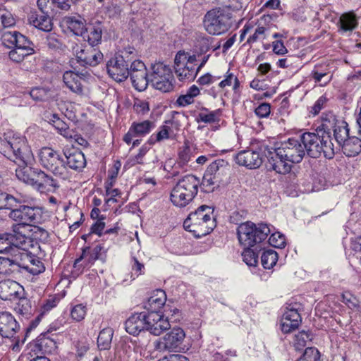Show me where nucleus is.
<instances>
[{"instance_id": "47", "label": "nucleus", "mask_w": 361, "mask_h": 361, "mask_svg": "<svg viewBox=\"0 0 361 361\" xmlns=\"http://www.w3.org/2000/svg\"><path fill=\"white\" fill-rule=\"evenodd\" d=\"M25 225L21 224V223H19V224L14 225L13 226V231L14 234H12L14 236V242H16V244L18 245L19 248L24 249L23 250H25L26 247V243L27 241L30 243V239L25 236V234H22L20 229L24 228Z\"/></svg>"}, {"instance_id": "31", "label": "nucleus", "mask_w": 361, "mask_h": 361, "mask_svg": "<svg viewBox=\"0 0 361 361\" xmlns=\"http://www.w3.org/2000/svg\"><path fill=\"white\" fill-rule=\"evenodd\" d=\"M36 202V200L28 195L16 192L14 195L7 193L6 199V209H11L20 208L21 205L27 204H32Z\"/></svg>"}, {"instance_id": "34", "label": "nucleus", "mask_w": 361, "mask_h": 361, "mask_svg": "<svg viewBox=\"0 0 361 361\" xmlns=\"http://www.w3.org/2000/svg\"><path fill=\"white\" fill-rule=\"evenodd\" d=\"M63 81L66 86L73 92L78 94L82 93L81 78L73 71H66L63 75Z\"/></svg>"}, {"instance_id": "56", "label": "nucleus", "mask_w": 361, "mask_h": 361, "mask_svg": "<svg viewBox=\"0 0 361 361\" xmlns=\"http://www.w3.org/2000/svg\"><path fill=\"white\" fill-rule=\"evenodd\" d=\"M133 109L140 116H145L149 111V104L146 100L135 99L133 104Z\"/></svg>"}, {"instance_id": "53", "label": "nucleus", "mask_w": 361, "mask_h": 361, "mask_svg": "<svg viewBox=\"0 0 361 361\" xmlns=\"http://www.w3.org/2000/svg\"><path fill=\"white\" fill-rule=\"evenodd\" d=\"M298 361H321V355L317 348H307Z\"/></svg>"}, {"instance_id": "51", "label": "nucleus", "mask_w": 361, "mask_h": 361, "mask_svg": "<svg viewBox=\"0 0 361 361\" xmlns=\"http://www.w3.org/2000/svg\"><path fill=\"white\" fill-rule=\"evenodd\" d=\"M343 302L350 309L361 312L360 302L356 296L349 292L342 295Z\"/></svg>"}, {"instance_id": "25", "label": "nucleus", "mask_w": 361, "mask_h": 361, "mask_svg": "<svg viewBox=\"0 0 361 361\" xmlns=\"http://www.w3.org/2000/svg\"><path fill=\"white\" fill-rule=\"evenodd\" d=\"M23 287L13 280L0 281V298L4 300H12L20 297Z\"/></svg>"}, {"instance_id": "27", "label": "nucleus", "mask_w": 361, "mask_h": 361, "mask_svg": "<svg viewBox=\"0 0 361 361\" xmlns=\"http://www.w3.org/2000/svg\"><path fill=\"white\" fill-rule=\"evenodd\" d=\"M166 301V295L165 291L161 289L154 290L147 300L144 303V307L147 312H160L161 308L164 305Z\"/></svg>"}, {"instance_id": "2", "label": "nucleus", "mask_w": 361, "mask_h": 361, "mask_svg": "<svg viewBox=\"0 0 361 361\" xmlns=\"http://www.w3.org/2000/svg\"><path fill=\"white\" fill-rule=\"evenodd\" d=\"M0 152L18 165L16 175L20 180L35 185L38 169L28 166L33 160V154L24 137L13 131L5 133L3 139H0Z\"/></svg>"}, {"instance_id": "50", "label": "nucleus", "mask_w": 361, "mask_h": 361, "mask_svg": "<svg viewBox=\"0 0 361 361\" xmlns=\"http://www.w3.org/2000/svg\"><path fill=\"white\" fill-rule=\"evenodd\" d=\"M310 340L311 334L308 331H302L295 335L293 343L295 349L300 350L306 345L307 342Z\"/></svg>"}, {"instance_id": "43", "label": "nucleus", "mask_w": 361, "mask_h": 361, "mask_svg": "<svg viewBox=\"0 0 361 361\" xmlns=\"http://www.w3.org/2000/svg\"><path fill=\"white\" fill-rule=\"evenodd\" d=\"M13 247H19L18 245L14 242V236L9 233L1 235L0 253L13 252Z\"/></svg>"}, {"instance_id": "6", "label": "nucleus", "mask_w": 361, "mask_h": 361, "mask_svg": "<svg viewBox=\"0 0 361 361\" xmlns=\"http://www.w3.org/2000/svg\"><path fill=\"white\" fill-rule=\"evenodd\" d=\"M39 163L43 168L51 172L56 178L68 180L72 173L66 165L62 154L51 147H43L39 152Z\"/></svg>"}, {"instance_id": "54", "label": "nucleus", "mask_w": 361, "mask_h": 361, "mask_svg": "<svg viewBox=\"0 0 361 361\" xmlns=\"http://www.w3.org/2000/svg\"><path fill=\"white\" fill-rule=\"evenodd\" d=\"M87 313V307L83 304L74 305L71 311V315L73 320L80 322L85 319Z\"/></svg>"}, {"instance_id": "44", "label": "nucleus", "mask_w": 361, "mask_h": 361, "mask_svg": "<svg viewBox=\"0 0 361 361\" xmlns=\"http://www.w3.org/2000/svg\"><path fill=\"white\" fill-rule=\"evenodd\" d=\"M233 85V91L235 94L240 92V83L236 75L233 73L228 71L225 75V78L219 83V87L224 89L226 87Z\"/></svg>"}, {"instance_id": "19", "label": "nucleus", "mask_w": 361, "mask_h": 361, "mask_svg": "<svg viewBox=\"0 0 361 361\" xmlns=\"http://www.w3.org/2000/svg\"><path fill=\"white\" fill-rule=\"evenodd\" d=\"M170 328L169 322L161 312H146V330L154 336H159Z\"/></svg>"}, {"instance_id": "28", "label": "nucleus", "mask_w": 361, "mask_h": 361, "mask_svg": "<svg viewBox=\"0 0 361 361\" xmlns=\"http://www.w3.org/2000/svg\"><path fill=\"white\" fill-rule=\"evenodd\" d=\"M28 20L30 25L40 30L49 32L52 30L53 25L48 13L31 12Z\"/></svg>"}, {"instance_id": "62", "label": "nucleus", "mask_w": 361, "mask_h": 361, "mask_svg": "<svg viewBox=\"0 0 361 361\" xmlns=\"http://www.w3.org/2000/svg\"><path fill=\"white\" fill-rule=\"evenodd\" d=\"M327 102L328 99L325 95L321 96L316 101L310 112L314 116L318 114L322 109L326 107Z\"/></svg>"}, {"instance_id": "4", "label": "nucleus", "mask_w": 361, "mask_h": 361, "mask_svg": "<svg viewBox=\"0 0 361 361\" xmlns=\"http://www.w3.org/2000/svg\"><path fill=\"white\" fill-rule=\"evenodd\" d=\"M203 25L212 35L226 33L233 25V13L228 6L216 7L207 12Z\"/></svg>"}, {"instance_id": "38", "label": "nucleus", "mask_w": 361, "mask_h": 361, "mask_svg": "<svg viewBox=\"0 0 361 361\" xmlns=\"http://www.w3.org/2000/svg\"><path fill=\"white\" fill-rule=\"evenodd\" d=\"M338 24L341 31H352L357 26L356 16L352 13H344L340 17Z\"/></svg>"}, {"instance_id": "30", "label": "nucleus", "mask_w": 361, "mask_h": 361, "mask_svg": "<svg viewBox=\"0 0 361 361\" xmlns=\"http://www.w3.org/2000/svg\"><path fill=\"white\" fill-rule=\"evenodd\" d=\"M338 147L342 148L343 154L347 157L357 155L361 152V130H358V136H350Z\"/></svg>"}, {"instance_id": "41", "label": "nucleus", "mask_w": 361, "mask_h": 361, "mask_svg": "<svg viewBox=\"0 0 361 361\" xmlns=\"http://www.w3.org/2000/svg\"><path fill=\"white\" fill-rule=\"evenodd\" d=\"M171 135H173V130L169 126L164 124L159 128V130L157 133H154L150 136L148 142L153 145L155 142L167 140Z\"/></svg>"}, {"instance_id": "55", "label": "nucleus", "mask_w": 361, "mask_h": 361, "mask_svg": "<svg viewBox=\"0 0 361 361\" xmlns=\"http://www.w3.org/2000/svg\"><path fill=\"white\" fill-rule=\"evenodd\" d=\"M268 242L272 247L283 248L286 245V237L282 233L276 232L271 235Z\"/></svg>"}, {"instance_id": "58", "label": "nucleus", "mask_w": 361, "mask_h": 361, "mask_svg": "<svg viewBox=\"0 0 361 361\" xmlns=\"http://www.w3.org/2000/svg\"><path fill=\"white\" fill-rule=\"evenodd\" d=\"M148 151V148L146 146H142L140 149L137 154L134 157H131L128 159L127 164L130 166H135L136 164H142L143 158Z\"/></svg>"}, {"instance_id": "26", "label": "nucleus", "mask_w": 361, "mask_h": 361, "mask_svg": "<svg viewBox=\"0 0 361 361\" xmlns=\"http://www.w3.org/2000/svg\"><path fill=\"white\" fill-rule=\"evenodd\" d=\"M126 330L132 335H137L146 330V312L133 314L126 322Z\"/></svg>"}, {"instance_id": "24", "label": "nucleus", "mask_w": 361, "mask_h": 361, "mask_svg": "<svg viewBox=\"0 0 361 361\" xmlns=\"http://www.w3.org/2000/svg\"><path fill=\"white\" fill-rule=\"evenodd\" d=\"M103 30L104 26L102 23L96 21L87 26L82 37L87 42L89 46L97 47L102 43Z\"/></svg>"}, {"instance_id": "22", "label": "nucleus", "mask_w": 361, "mask_h": 361, "mask_svg": "<svg viewBox=\"0 0 361 361\" xmlns=\"http://www.w3.org/2000/svg\"><path fill=\"white\" fill-rule=\"evenodd\" d=\"M66 165L68 170L73 169L80 171L86 166V159L84 154L76 149H65L63 151Z\"/></svg>"}, {"instance_id": "37", "label": "nucleus", "mask_w": 361, "mask_h": 361, "mask_svg": "<svg viewBox=\"0 0 361 361\" xmlns=\"http://www.w3.org/2000/svg\"><path fill=\"white\" fill-rule=\"evenodd\" d=\"M114 331L111 328H104L97 337V347L99 350H109L111 345Z\"/></svg>"}, {"instance_id": "8", "label": "nucleus", "mask_w": 361, "mask_h": 361, "mask_svg": "<svg viewBox=\"0 0 361 361\" xmlns=\"http://www.w3.org/2000/svg\"><path fill=\"white\" fill-rule=\"evenodd\" d=\"M213 211L211 207L202 205L194 212H191L183 222V226L189 231L195 232L199 229L200 235L209 233L216 226L215 219L211 216Z\"/></svg>"}, {"instance_id": "20", "label": "nucleus", "mask_w": 361, "mask_h": 361, "mask_svg": "<svg viewBox=\"0 0 361 361\" xmlns=\"http://www.w3.org/2000/svg\"><path fill=\"white\" fill-rule=\"evenodd\" d=\"M20 330V325L14 316L9 312H0V336L12 338Z\"/></svg>"}, {"instance_id": "17", "label": "nucleus", "mask_w": 361, "mask_h": 361, "mask_svg": "<svg viewBox=\"0 0 361 361\" xmlns=\"http://www.w3.org/2000/svg\"><path fill=\"white\" fill-rule=\"evenodd\" d=\"M129 69L128 62L123 55L111 58L106 63L109 75L117 82L124 81L129 76Z\"/></svg>"}, {"instance_id": "59", "label": "nucleus", "mask_w": 361, "mask_h": 361, "mask_svg": "<svg viewBox=\"0 0 361 361\" xmlns=\"http://www.w3.org/2000/svg\"><path fill=\"white\" fill-rule=\"evenodd\" d=\"M59 303V299L56 296H52L43 302L42 305L40 308V314L42 315L45 314L46 313L49 312L50 310H51L53 308L56 307V305Z\"/></svg>"}, {"instance_id": "45", "label": "nucleus", "mask_w": 361, "mask_h": 361, "mask_svg": "<svg viewBox=\"0 0 361 361\" xmlns=\"http://www.w3.org/2000/svg\"><path fill=\"white\" fill-rule=\"evenodd\" d=\"M15 310L25 319H28L35 312L31 302L27 298H20L15 307Z\"/></svg>"}, {"instance_id": "14", "label": "nucleus", "mask_w": 361, "mask_h": 361, "mask_svg": "<svg viewBox=\"0 0 361 361\" xmlns=\"http://www.w3.org/2000/svg\"><path fill=\"white\" fill-rule=\"evenodd\" d=\"M102 249L100 245H97L94 247L87 246L82 248L81 255L74 262L73 274L79 276L85 269L90 268L99 258Z\"/></svg>"}, {"instance_id": "10", "label": "nucleus", "mask_w": 361, "mask_h": 361, "mask_svg": "<svg viewBox=\"0 0 361 361\" xmlns=\"http://www.w3.org/2000/svg\"><path fill=\"white\" fill-rule=\"evenodd\" d=\"M149 83L156 90L169 92L173 89V75L171 68L161 62L151 66Z\"/></svg>"}, {"instance_id": "32", "label": "nucleus", "mask_w": 361, "mask_h": 361, "mask_svg": "<svg viewBox=\"0 0 361 361\" xmlns=\"http://www.w3.org/2000/svg\"><path fill=\"white\" fill-rule=\"evenodd\" d=\"M63 22L74 35L80 37L84 35L87 26L85 19L80 16H66Z\"/></svg>"}, {"instance_id": "18", "label": "nucleus", "mask_w": 361, "mask_h": 361, "mask_svg": "<svg viewBox=\"0 0 361 361\" xmlns=\"http://www.w3.org/2000/svg\"><path fill=\"white\" fill-rule=\"evenodd\" d=\"M155 127V122L150 120L134 121L130 125L127 133L123 136V141L129 145L131 143L133 137H145L149 134Z\"/></svg>"}, {"instance_id": "21", "label": "nucleus", "mask_w": 361, "mask_h": 361, "mask_svg": "<svg viewBox=\"0 0 361 361\" xmlns=\"http://www.w3.org/2000/svg\"><path fill=\"white\" fill-rule=\"evenodd\" d=\"M235 161L248 169H257L262 164V157L257 150H243L236 154Z\"/></svg>"}, {"instance_id": "16", "label": "nucleus", "mask_w": 361, "mask_h": 361, "mask_svg": "<svg viewBox=\"0 0 361 361\" xmlns=\"http://www.w3.org/2000/svg\"><path fill=\"white\" fill-rule=\"evenodd\" d=\"M185 337L184 331L180 328H173L155 344V348L159 351H176L181 345Z\"/></svg>"}, {"instance_id": "12", "label": "nucleus", "mask_w": 361, "mask_h": 361, "mask_svg": "<svg viewBox=\"0 0 361 361\" xmlns=\"http://www.w3.org/2000/svg\"><path fill=\"white\" fill-rule=\"evenodd\" d=\"M35 202L21 205L20 208L13 209L9 216L25 226L40 223L42 219V209L36 206Z\"/></svg>"}, {"instance_id": "7", "label": "nucleus", "mask_w": 361, "mask_h": 361, "mask_svg": "<svg viewBox=\"0 0 361 361\" xmlns=\"http://www.w3.org/2000/svg\"><path fill=\"white\" fill-rule=\"evenodd\" d=\"M271 233L268 224H255L251 221L240 224L237 228L239 243L245 247H251L265 240Z\"/></svg>"}, {"instance_id": "49", "label": "nucleus", "mask_w": 361, "mask_h": 361, "mask_svg": "<svg viewBox=\"0 0 361 361\" xmlns=\"http://www.w3.org/2000/svg\"><path fill=\"white\" fill-rule=\"evenodd\" d=\"M0 22L4 28L11 27L16 23L13 13L5 8H0Z\"/></svg>"}, {"instance_id": "60", "label": "nucleus", "mask_w": 361, "mask_h": 361, "mask_svg": "<svg viewBox=\"0 0 361 361\" xmlns=\"http://www.w3.org/2000/svg\"><path fill=\"white\" fill-rule=\"evenodd\" d=\"M180 114L178 112L173 111L171 119L165 121V124L169 126L173 130V135H175L176 132L180 130L181 123L178 118Z\"/></svg>"}, {"instance_id": "46", "label": "nucleus", "mask_w": 361, "mask_h": 361, "mask_svg": "<svg viewBox=\"0 0 361 361\" xmlns=\"http://www.w3.org/2000/svg\"><path fill=\"white\" fill-rule=\"evenodd\" d=\"M277 252L273 250H267L263 252L261 256V263L266 269H271L277 262Z\"/></svg>"}, {"instance_id": "64", "label": "nucleus", "mask_w": 361, "mask_h": 361, "mask_svg": "<svg viewBox=\"0 0 361 361\" xmlns=\"http://www.w3.org/2000/svg\"><path fill=\"white\" fill-rule=\"evenodd\" d=\"M195 101V99L191 97L188 93L185 92L183 94H180L176 99L175 104L178 106L185 107L191 104Z\"/></svg>"}, {"instance_id": "29", "label": "nucleus", "mask_w": 361, "mask_h": 361, "mask_svg": "<svg viewBox=\"0 0 361 361\" xmlns=\"http://www.w3.org/2000/svg\"><path fill=\"white\" fill-rule=\"evenodd\" d=\"M269 164L270 169L281 174H286L290 171L292 163L277 156V148L274 149V152H269Z\"/></svg>"}, {"instance_id": "40", "label": "nucleus", "mask_w": 361, "mask_h": 361, "mask_svg": "<svg viewBox=\"0 0 361 361\" xmlns=\"http://www.w3.org/2000/svg\"><path fill=\"white\" fill-rule=\"evenodd\" d=\"M214 39L205 35H199L195 39V47L199 54H203L212 48Z\"/></svg>"}, {"instance_id": "57", "label": "nucleus", "mask_w": 361, "mask_h": 361, "mask_svg": "<svg viewBox=\"0 0 361 361\" xmlns=\"http://www.w3.org/2000/svg\"><path fill=\"white\" fill-rule=\"evenodd\" d=\"M53 126L57 130L58 133L64 137L68 138V137H71V133H73V130L70 129L68 124L63 120H56V122H55Z\"/></svg>"}, {"instance_id": "61", "label": "nucleus", "mask_w": 361, "mask_h": 361, "mask_svg": "<svg viewBox=\"0 0 361 361\" xmlns=\"http://www.w3.org/2000/svg\"><path fill=\"white\" fill-rule=\"evenodd\" d=\"M255 113L258 118H267L271 113V106L268 103H262L255 108Z\"/></svg>"}, {"instance_id": "39", "label": "nucleus", "mask_w": 361, "mask_h": 361, "mask_svg": "<svg viewBox=\"0 0 361 361\" xmlns=\"http://www.w3.org/2000/svg\"><path fill=\"white\" fill-rule=\"evenodd\" d=\"M176 74L179 80H193L197 72L193 66L185 64L180 67H175Z\"/></svg>"}, {"instance_id": "3", "label": "nucleus", "mask_w": 361, "mask_h": 361, "mask_svg": "<svg viewBox=\"0 0 361 361\" xmlns=\"http://www.w3.org/2000/svg\"><path fill=\"white\" fill-rule=\"evenodd\" d=\"M1 39L2 44L10 49L8 57L15 63H22L26 57L35 53L34 43L17 30L4 32Z\"/></svg>"}, {"instance_id": "35", "label": "nucleus", "mask_w": 361, "mask_h": 361, "mask_svg": "<svg viewBox=\"0 0 361 361\" xmlns=\"http://www.w3.org/2000/svg\"><path fill=\"white\" fill-rule=\"evenodd\" d=\"M36 173V180L37 183L35 184V187H36L38 190L43 192L46 186L51 187L54 190L59 188V185L56 180H55L51 176L46 173L40 169L37 170Z\"/></svg>"}, {"instance_id": "42", "label": "nucleus", "mask_w": 361, "mask_h": 361, "mask_svg": "<svg viewBox=\"0 0 361 361\" xmlns=\"http://www.w3.org/2000/svg\"><path fill=\"white\" fill-rule=\"evenodd\" d=\"M228 169V163L224 159H219L211 163L207 167L205 173L218 178V175Z\"/></svg>"}, {"instance_id": "1", "label": "nucleus", "mask_w": 361, "mask_h": 361, "mask_svg": "<svg viewBox=\"0 0 361 361\" xmlns=\"http://www.w3.org/2000/svg\"><path fill=\"white\" fill-rule=\"evenodd\" d=\"M322 154L329 159L335 155V147L328 134L306 132L298 138H289L277 147V156L292 164L300 163L305 154L318 158Z\"/></svg>"}, {"instance_id": "63", "label": "nucleus", "mask_w": 361, "mask_h": 361, "mask_svg": "<svg viewBox=\"0 0 361 361\" xmlns=\"http://www.w3.org/2000/svg\"><path fill=\"white\" fill-rule=\"evenodd\" d=\"M104 219L105 217L102 215L101 217L92 224L91 226V233H95L99 236H102L104 234L103 231L105 228Z\"/></svg>"}, {"instance_id": "52", "label": "nucleus", "mask_w": 361, "mask_h": 361, "mask_svg": "<svg viewBox=\"0 0 361 361\" xmlns=\"http://www.w3.org/2000/svg\"><path fill=\"white\" fill-rule=\"evenodd\" d=\"M243 259L249 267H256L258 263V255L250 247H245L242 254Z\"/></svg>"}, {"instance_id": "11", "label": "nucleus", "mask_w": 361, "mask_h": 361, "mask_svg": "<svg viewBox=\"0 0 361 361\" xmlns=\"http://www.w3.org/2000/svg\"><path fill=\"white\" fill-rule=\"evenodd\" d=\"M322 128L324 131H317L321 135H330V130H333L334 137L338 146L343 144L350 137L348 124L342 118H337L334 114L329 113L322 118ZM331 137V135H329Z\"/></svg>"}, {"instance_id": "9", "label": "nucleus", "mask_w": 361, "mask_h": 361, "mask_svg": "<svg viewBox=\"0 0 361 361\" xmlns=\"http://www.w3.org/2000/svg\"><path fill=\"white\" fill-rule=\"evenodd\" d=\"M24 249L13 247V252L8 253V257H0V274H9L22 268L33 275H37L42 269V266L39 264L38 268H31L27 266L28 252Z\"/></svg>"}, {"instance_id": "15", "label": "nucleus", "mask_w": 361, "mask_h": 361, "mask_svg": "<svg viewBox=\"0 0 361 361\" xmlns=\"http://www.w3.org/2000/svg\"><path fill=\"white\" fill-rule=\"evenodd\" d=\"M129 76L133 86L140 92L146 90L149 83V75L145 63L140 60H135L130 63Z\"/></svg>"}, {"instance_id": "5", "label": "nucleus", "mask_w": 361, "mask_h": 361, "mask_svg": "<svg viewBox=\"0 0 361 361\" xmlns=\"http://www.w3.org/2000/svg\"><path fill=\"white\" fill-rule=\"evenodd\" d=\"M200 179L194 175H186L180 179L173 188L170 200L177 207H186L197 195Z\"/></svg>"}, {"instance_id": "33", "label": "nucleus", "mask_w": 361, "mask_h": 361, "mask_svg": "<svg viewBox=\"0 0 361 361\" xmlns=\"http://www.w3.org/2000/svg\"><path fill=\"white\" fill-rule=\"evenodd\" d=\"M311 76L316 82H319L321 86L326 85L332 79L329 65L326 63L316 64L311 72Z\"/></svg>"}, {"instance_id": "13", "label": "nucleus", "mask_w": 361, "mask_h": 361, "mask_svg": "<svg viewBox=\"0 0 361 361\" xmlns=\"http://www.w3.org/2000/svg\"><path fill=\"white\" fill-rule=\"evenodd\" d=\"M73 52L82 66H96L104 58L103 54L93 46L75 44L73 47Z\"/></svg>"}, {"instance_id": "23", "label": "nucleus", "mask_w": 361, "mask_h": 361, "mask_svg": "<svg viewBox=\"0 0 361 361\" xmlns=\"http://www.w3.org/2000/svg\"><path fill=\"white\" fill-rule=\"evenodd\" d=\"M302 319L297 309L287 307L283 313L281 322V331L284 334H288L298 328Z\"/></svg>"}, {"instance_id": "36", "label": "nucleus", "mask_w": 361, "mask_h": 361, "mask_svg": "<svg viewBox=\"0 0 361 361\" xmlns=\"http://www.w3.org/2000/svg\"><path fill=\"white\" fill-rule=\"evenodd\" d=\"M221 115V109L209 111L207 108H202V111L197 114L196 121L197 123H215L219 121Z\"/></svg>"}, {"instance_id": "48", "label": "nucleus", "mask_w": 361, "mask_h": 361, "mask_svg": "<svg viewBox=\"0 0 361 361\" xmlns=\"http://www.w3.org/2000/svg\"><path fill=\"white\" fill-rule=\"evenodd\" d=\"M216 178V176H208V174L205 173L200 185L202 191L206 193L213 192L214 189L219 186Z\"/></svg>"}]
</instances>
